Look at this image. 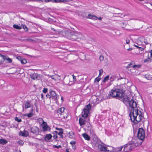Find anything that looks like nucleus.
Masks as SVG:
<instances>
[{"instance_id":"12","label":"nucleus","mask_w":152,"mask_h":152,"mask_svg":"<svg viewBox=\"0 0 152 152\" xmlns=\"http://www.w3.org/2000/svg\"><path fill=\"white\" fill-rule=\"evenodd\" d=\"M89 112L88 111V110H86V108H84L82 112V117H88V114Z\"/></svg>"},{"instance_id":"5","label":"nucleus","mask_w":152,"mask_h":152,"mask_svg":"<svg viewBox=\"0 0 152 152\" xmlns=\"http://www.w3.org/2000/svg\"><path fill=\"white\" fill-rule=\"evenodd\" d=\"M79 124L80 126L87 124L88 125H90L89 119L88 117H80L79 119Z\"/></svg>"},{"instance_id":"60","label":"nucleus","mask_w":152,"mask_h":152,"mask_svg":"<svg viewBox=\"0 0 152 152\" xmlns=\"http://www.w3.org/2000/svg\"><path fill=\"white\" fill-rule=\"evenodd\" d=\"M72 76H73V78L74 80H75V79H76V77L74 75H72Z\"/></svg>"},{"instance_id":"9","label":"nucleus","mask_w":152,"mask_h":152,"mask_svg":"<svg viewBox=\"0 0 152 152\" xmlns=\"http://www.w3.org/2000/svg\"><path fill=\"white\" fill-rule=\"evenodd\" d=\"M98 148L101 151H103L104 152H112L111 150L107 148L104 145L99 144L98 145Z\"/></svg>"},{"instance_id":"50","label":"nucleus","mask_w":152,"mask_h":152,"mask_svg":"<svg viewBox=\"0 0 152 152\" xmlns=\"http://www.w3.org/2000/svg\"><path fill=\"white\" fill-rule=\"evenodd\" d=\"M46 96L47 98H48L50 99L51 98L50 94V95L49 94H47L46 95Z\"/></svg>"},{"instance_id":"24","label":"nucleus","mask_w":152,"mask_h":152,"mask_svg":"<svg viewBox=\"0 0 152 152\" xmlns=\"http://www.w3.org/2000/svg\"><path fill=\"white\" fill-rule=\"evenodd\" d=\"M58 132L57 131H54L52 132V134H53V137L54 139H56L58 138V136L57 135Z\"/></svg>"},{"instance_id":"48","label":"nucleus","mask_w":152,"mask_h":152,"mask_svg":"<svg viewBox=\"0 0 152 152\" xmlns=\"http://www.w3.org/2000/svg\"><path fill=\"white\" fill-rule=\"evenodd\" d=\"M27 63V61L26 59L25 58H23V62H22V64H26Z\"/></svg>"},{"instance_id":"49","label":"nucleus","mask_w":152,"mask_h":152,"mask_svg":"<svg viewBox=\"0 0 152 152\" xmlns=\"http://www.w3.org/2000/svg\"><path fill=\"white\" fill-rule=\"evenodd\" d=\"M61 0H54V2L56 3L61 2Z\"/></svg>"},{"instance_id":"13","label":"nucleus","mask_w":152,"mask_h":152,"mask_svg":"<svg viewBox=\"0 0 152 152\" xmlns=\"http://www.w3.org/2000/svg\"><path fill=\"white\" fill-rule=\"evenodd\" d=\"M52 137V136L51 134H46L44 138L42 139V141L44 142L48 141V140L50 139Z\"/></svg>"},{"instance_id":"20","label":"nucleus","mask_w":152,"mask_h":152,"mask_svg":"<svg viewBox=\"0 0 152 152\" xmlns=\"http://www.w3.org/2000/svg\"><path fill=\"white\" fill-rule=\"evenodd\" d=\"M38 75L35 73H34L31 75V77L32 79L35 80L37 79L38 77Z\"/></svg>"},{"instance_id":"7","label":"nucleus","mask_w":152,"mask_h":152,"mask_svg":"<svg viewBox=\"0 0 152 152\" xmlns=\"http://www.w3.org/2000/svg\"><path fill=\"white\" fill-rule=\"evenodd\" d=\"M82 36V34L80 33L76 32L71 34L70 39L72 40L75 41L78 39H80Z\"/></svg>"},{"instance_id":"41","label":"nucleus","mask_w":152,"mask_h":152,"mask_svg":"<svg viewBox=\"0 0 152 152\" xmlns=\"http://www.w3.org/2000/svg\"><path fill=\"white\" fill-rule=\"evenodd\" d=\"M132 63H133V62H130L128 65V66H126V69H128L129 67H130V66L132 65Z\"/></svg>"},{"instance_id":"26","label":"nucleus","mask_w":152,"mask_h":152,"mask_svg":"<svg viewBox=\"0 0 152 152\" xmlns=\"http://www.w3.org/2000/svg\"><path fill=\"white\" fill-rule=\"evenodd\" d=\"M91 105L90 104H89L88 105H86L84 108H86V110H88V111L89 112L91 108Z\"/></svg>"},{"instance_id":"34","label":"nucleus","mask_w":152,"mask_h":152,"mask_svg":"<svg viewBox=\"0 0 152 152\" xmlns=\"http://www.w3.org/2000/svg\"><path fill=\"white\" fill-rule=\"evenodd\" d=\"M15 121H17L18 122H20L22 121L21 119H18L17 117H15Z\"/></svg>"},{"instance_id":"51","label":"nucleus","mask_w":152,"mask_h":152,"mask_svg":"<svg viewBox=\"0 0 152 152\" xmlns=\"http://www.w3.org/2000/svg\"><path fill=\"white\" fill-rule=\"evenodd\" d=\"M123 148V147L122 146L121 147L118 148H117L118 149V151H121V150H122V148Z\"/></svg>"},{"instance_id":"37","label":"nucleus","mask_w":152,"mask_h":152,"mask_svg":"<svg viewBox=\"0 0 152 152\" xmlns=\"http://www.w3.org/2000/svg\"><path fill=\"white\" fill-rule=\"evenodd\" d=\"M76 142L75 141H72L70 142V144L72 145V146L73 147L74 146H75V144Z\"/></svg>"},{"instance_id":"19","label":"nucleus","mask_w":152,"mask_h":152,"mask_svg":"<svg viewBox=\"0 0 152 152\" xmlns=\"http://www.w3.org/2000/svg\"><path fill=\"white\" fill-rule=\"evenodd\" d=\"M25 108L26 109L30 107L31 106L30 103L28 101H27L25 102Z\"/></svg>"},{"instance_id":"58","label":"nucleus","mask_w":152,"mask_h":152,"mask_svg":"<svg viewBox=\"0 0 152 152\" xmlns=\"http://www.w3.org/2000/svg\"><path fill=\"white\" fill-rule=\"evenodd\" d=\"M150 52L151 53V57L152 59V50L150 51Z\"/></svg>"},{"instance_id":"8","label":"nucleus","mask_w":152,"mask_h":152,"mask_svg":"<svg viewBox=\"0 0 152 152\" xmlns=\"http://www.w3.org/2000/svg\"><path fill=\"white\" fill-rule=\"evenodd\" d=\"M65 108L64 107H62L59 108L57 110L58 116L61 118H67V116L64 115V111Z\"/></svg>"},{"instance_id":"29","label":"nucleus","mask_w":152,"mask_h":152,"mask_svg":"<svg viewBox=\"0 0 152 152\" xmlns=\"http://www.w3.org/2000/svg\"><path fill=\"white\" fill-rule=\"evenodd\" d=\"M120 24L121 25L122 27L123 28H125L127 24L126 22H122L120 23Z\"/></svg>"},{"instance_id":"62","label":"nucleus","mask_w":152,"mask_h":152,"mask_svg":"<svg viewBox=\"0 0 152 152\" xmlns=\"http://www.w3.org/2000/svg\"><path fill=\"white\" fill-rule=\"evenodd\" d=\"M127 50L128 51H130L132 50V48H129Z\"/></svg>"},{"instance_id":"57","label":"nucleus","mask_w":152,"mask_h":152,"mask_svg":"<svg viewBox=\"0 0 152 152\" xmlns=\"http://www.w3.org/2000/svg\"><path fill=\"white\" fill-rule=\"evenodd\" d=\"M61 2L66 3L67 2V0H61Z\"/></svg>"},{"instance_id":"36","label":"nucleus","mask_w":152,"mask_h":152,"mask_svg":"<svg viewBox=\"0 0 152 152\" xmlns=\"http://www.w3.org/2000/svg\"><path fill=\"white\" fill-rule=\"evenodd\" d=\"M141 66L140 65H133L132 67L133 68H135L136 67H137L138 68H140L141 67Z\"/></svg>"},{"instance_id":"59","label":"nucleus","mask_w":152,"mask_h":152,"mask_svg":"<svg viewBox=\"0 0 152 152\" xmlns=\"http://www.w3.org/2000/svg\"><path fill=\"white\" fill-rule=\"evenodd\" d=\"M66 152H70L69 151V149L68 148H66V149L65 150Z\"/></svg>"},{"instance_id":"10","label":"nucleus","mask_w":152,"mask_h":152,"mask_svg":"<svg viewBox=\"0 0 152 152\" xmlns=\"http://www.w3.org/2000/svg\"><path fill=\"white\" fill-rule=\"evenodd\" d=\"M31 132L34 134L37 135L39 132V129L36 126H34L31 128Z\"/></svg>"},{"instance_id":"6","label":"nucleus","mask_w":152,"mask_h":152,"mask_svg":"<svg viewBox=\"0 0 152 152\" xmlns=\"http://www.w3.org/2000/svg\"><path fill=\"white\" fill-rule=\"evenodd\" d=\"M137 137L139 139L143 141L145 138V131L142 128H139L137 133Z\"/></svg>"},{"instance_id":"25","label":"nucleus","mask_w":152,"mask_h":152,"mask_svg":"<svg viewBox=\"0 0 152 152\" xmlns=\"http://www.w3.org/2000/svg\"><path fill=\"white\" fill-rule=\"evenodd\" d=\"M13 27L17 29H22V27L20 26H18V25L14 24L13 25Z\"/></svg>"},{"instance_id":"1","label":"nucleus","mask_w":152,"mask_h":152,"mask_svg":"<svg viewBox=\"0 0 152 152\" xmlns=\"http://www.w3.org/2000/svg\"><path fill=\"white\" fill-rule=\"evenodd\" d=\"M143 114L138 109H136L133 111L131 110L129 116L130 119L135 124H137L140 121L143 117Z\"/></svg>"},{"instance_id":"32","label":"nucleus","mask_w":152,"mask_h":152,"mask_svg":"<svg viewBox=\"0 0 152 152\" xmlns=\"http://www.w3.org/2000/svg\"><path fill=\"white\" fill-rule=\"evenodd\" d=\"M25 115V116H27L28 117L31 118L33 116V113H29L26 114Z\"/></svg>"},{"instance_id":"42","label":"nucleus","mask_w":152,"mask_h":152,"mask_svg":"<svg viewBox=\"0 0 152 152\" xmlns=\"http://www.w3.org/2000/svg\"><path fill=\"white\" fill-rule=\"evenodd\" d=\"M48 89L46 88H44L42 90V92L44 93H46L48 91Z\"/></svg>"},{"instance_id":"40","label":"nucleus","mask_w":152,"mask_h":152,"mask_svg":"<svg viewBox=\"0 0 152 152\" xmlns=\"http://www.w3.org/2000/svg\"><path fill=\"white\" fill-rule=\"evenodd\" d=\"M18 143L19 145H23L24 144V142L22 140L19 141Z\"/></svg>"},{"instance_id":"21","label":"nucleus","mask_w":152,"mask_h":152,"mask_svg":"<svg viewBox=\"0 0 152 152\" xmlns=\"http://www.w3.org/2000/svg\"><path fill=\"white\" fill-rule=\"evenodd\" d=\"M8 142V141L5 139H0V144L2 145H4Z\"/></svg>"},{"instance_id":"14","label":"nucleus","mask_w":152,"mask_h":152,"mask_svg":"<svg viewBox=\"0 0 152 152\" xmlns=\"http://www.w3.org/2000/svg\"><path fill=\"white\" fill-rule=\"evenodd\" d=\"M19 134L20 135H21L22 136L27 137L29 133L27 131L24 130V132L20 131L19 132Z\"/></svg>"},{"instance_id":"56","label":"nucleus","mask_w":152,"mask_h":152,"mask_svg":"<svg viewBox=\"0 0 152 152\" xmlns=\"http://www.w3.org/2000/svg\"><path fill=\"white\" fill-rule=\"evenodd\" d=\"M4 61V60H1L0 61V65H1L3 64V63Z\"/></svg>"},{"instance_id":"47","label":"nucleus","mask_w":152,"mask_h":152,"mask_svg":"<svg viewBox=\"0 0 152 152\" xmlns=\"http://www.w3.org/2000/svg\"><path fill=\"white\" fill-rule=\"evenodd\" d=\"M56 130H59V131H60V132L63 131V129H62V128H61L56 127Z\"/></svg>"},{"instance_id":"23","label":"nucleus","mask_w":152,"mask_h":152,"mask_svg":"<svg viewBox=\"0 0 152 152\" xmlns=\"http://www.w3.org/2000/svg\"><path fill=\"white\" fill-rule=\"evenodd\" d=\"M69 137L71 139H73L75 137V134L74 133L72 132H69Z\"/></svg>"},{"instance_id":"52","label":"nucleus","mask_w":152,"mask_h":152,"mask_svg":"<svg viewBox=\"0 0 152 152\" xmlns=\"http://www.w3.org/2000/svg\"><path fill=\"white\" fill-rule=\"evenodd\" d=\"M24 40L26 41H31V39H24Z\"/></svg>"},{"instance_id":"45","label":"nucleus","mask_w":152,"mask_h":152,"mask_svg":"<svg viewBox=\"0 0 152 152\" xmlns=\"http://www.w3.org/2000/svg\"><path fill=\"white\" fill-rule=\"evenodd\" d=\"M115 77L114 76H112L110 78V81H113L114 80Z\"/></svg>"},{"instance_id":"55","label":"nucleus","mask_w":152,"mask_h":152,"mask_svg":"<svg viewBox=\"0 0 152 152\" xmlns=\"http://www.w3.org/2000/svg\"><path fill=\"white\" fill-rule=\"evenodd\" d=\"M50 77H51L52 79H54V78L53 77V75H48Z\"/></svg>"},{"instance_id":"16","label":"nucleus","mask_w":152,"mask_h":152,"mask_svg":"<svg viewBox=\"0 0 152 152\" xmlns=\"http://www.w3.org/2000/svg\"><path fill=\"white\" fill-rule=\"evenodd\" d=\"M2 58L3 60H4V61L7 60V62L8 63H11L12 62V59L6 56L3 55Z\"/></svg>"},{"instance_id":"17","label":"nucleus","mask_w":152,"mask_h":152,"mask_svg":"<svg viewBox=\"0 0 152 152\" xmlns=\"http://www.w3.org/2000/svg\"><path fill=\"white\" fill-rule=\"evenodd\" d=\"M70 80L69 78H66L64 80V84L65 85H71V84H69Z\"/></svg>"},{"instance_id":"44","label":"nucleus","mask_w":152,"mask_h":152,"mask_svg":"<svg viewBox=\"0 0 152 152\" xmlns=\"http://www.w3.org/2000/svg\"><path fill=\"white\" fill-rule=\"evenodd\" d=\"M99 60L101 61H102L104 59V57L102 56H100L99 57Z\"/></svg>"},{"instance_id":"27","label":"nucleus","mask_w":152,"mask_h":152,"mask_svg":"<svg viewBox=\"0 0 152 152\" xmlns=\"http://www.w3.org/2000/svg\"><path fill=\"white\" fill-rule=\"evenodd\" d=\"M145 78L149 80H151L152 79V77L151 76L149 75H145Z\"/></svg>"},{"instance_id":"61","label":"nucleus","mask_w":152,"mask_h":152,"mask_svg":"<svg viewBox=\"0 0 152 152\" xmlns=\"http://www.w3.org/2000/svg\"><path fill=\"white\" fill-rule=\"evenodd\" d=\"M45 2L46 3L50 2V0H45Z\"/></svg>"},{"instance_id":"53","label":"nucleus","mask_w":152,"mask_h":152,"mask_svg":"<svg viewBox=\"0 0 152 152\" xmlns=\"http://www.w3.org/2000/svg\"><path fill=\"white\" fill-rule=\"evenodd\" d=\"M139 50H141V51H142L144 50V49L143 48H142L141 47H139V48H138Z\"/></svg>"},{"instance_id":"54","label":"nucleus","mask_w":152,"mask_h":152,"mask_svg":"<svg viewBox=\"0 0 152 152\" xmlns=\"http://www.w3.org/2000/svg\"><path fill=\"white\" fill-rule=\"evenodd\" d=\"M129 39H126V43L128 44H129Z\"/></svg>"},{"instance_id":"4","label":"nucleus","mask_w":152,"mask_h":152,"mask_svg":"<svg viewBox=\"0 0 152 152\" xmlns=\"http://www.w3.org/2000/svg\"><path fill=\"white\" fill-rule=\"evenodd\" d=\"M123 146V152L129 151L134 148L135 147L134 144L132 143V142H130Z\"/></svg>"},{"instance_id":"3","label":"nucleus","mask_w":152,"mask_h":152,"mask_svg":"<svg viewBox=\"0 0 152 152\" xmlns=\"http://www.w3.org/2000/svg\"><path fill=\"white\" fill-rule=\"evenodd\" d=\"M109 95L113 98L118 99L122 101L123 100V99L124 98L126 95L124 93L123 89L120 88L111 90Z\"/></svg>"},{"instance_id":"30","label":"nucleus","mask_w":152,"mask_h":152,"mask_svg":"<svg viewBox=\"0 0 152 152\" xmlns=\"http://www.w3.org/2000/svg\"><path fill=\"white\" fill-rule=\"evenodd\" d=\"M38 120L39 122V123L40 124L41 123H42V122H43V124H46V123L44 122L43 120V119L42 118H40L38 119Z\"/></svg>"},{"instance_id":"63","label":"nucleus","mask_w":152,"mask_h":152,"mask_svg":"<svg viewBox=\"0 0 152 152\" xmlns=\"http://www.w3.org/2000/svg\"><path fill=\"white\" fill-rule=\"evenodd\" d=\"M41 98L42 99H43V95L42 94H41Z\"/></svg>"},{"instance_id":"64","label":"nucleus","mask_w":152,"mask_h":152,"mask_svg":"<svg viewBox=\"0 0 152 152\" xmlns=\"http://www.w3.org/2000/svg\"><path fill=\"white\" fill-rule=\"evenodd\" d=\"M88 130H91V127L89 126H88Z\"/></svg>"},{"instance_id":"11","label":"nucleus","mask_w":152,"mask_h":152,"mask_svg":"<svg viewBox=\"0 0 152 152\" xmlns=\"http://www.w3.org/2000/svg\"><path fill=\"white\" fill-rule=\"evenodd\" d=\"M49 93L50 94L51 98H52L53 100L56 101L57 100V94L55 91L50 90Z\"/></svg>"},{"instance_id":"18","label":"nucleus","mask_w":152,"mask_h":152,"mask_svg":"<svg viewBox=\"0 0 152 152\" xmlns=\"http://www.w3.org/2000/svg\"><path fill=\"white\" fill-rule=\"evenodd\" d=\"M82 136L84 139L86 140H89L90 139V137L86 133L83 134Z\"/></svg>"},{"instance_id":"39","label":"nucleus","mask_w":152,"mask_h":152,"mask_svg":"<svg viewBox=\"0 0 152 152\" xmlns=\"http://www.w3.org/2000/svg\"><path fill=\"white\" fill-rule=\"evenodd\" d=\"M101 79V78H99L98 77L96 78L95 79L94 81L97 82H98Z\"/></svg>"},{"instance_id":"2","label":"nucleus","mask_w":152,"mask_h":152,"mask_svg":"<svg viewBox=\"0 0 152 152\" xmlns=\"http://www.w3.org/2000/svg\"><path fill=\"white\" fill-rule=\"evenodd\" d=\"M123 99L122 102L127 106L128 104L129 106L132 108L131 112V110L133 111L135 110L138 109L137 108V104L134 100L132 96L126 95Z\"/></svg>"},{"instance_id":"43","label":"nucleus","mask_w":152,"mask_h":152,"mask_svg":"<svg viewBox=\"0 0 152 152\" xmlns=\"http://www.w3.org/2000/svg\"><path fill=\"white\" fill-rule=\"evenodd\" d=\"M53 148H61V145H59L58 146H57L56 145H53Z\"/></svg>"},{"instance_id":"31","label":"nucleus","mask_w":152,"mask_h":152,"mask_svg":"<svg viewBox=\"0 0 152 152\" xmlns=\"http://www.w3.org/2000/svg\"><path fill=\"white\" fill-rule=\"evenodd\" d=\"M21 26H22V27L24 29V30L26 31H28V28H27V26L25 25H23V24L21 25Z\"/></svg>"},{"instance_id":"35","label":"nucleus","mask_w":152,"mask_h":152,"mask_svg":"<svg viewBox=\"0 0 152 152\" xmlns=\"http://www.w3.org/2000/svg\"><path fill=\"white\" fill-rule=\"evenodd\" d=\"M109 76L107 75V76H106V77H105L104 78V79L103 80V82H105L106 80H108L109 79Z\"/></svg>"},{"instance_id":"28","label":"nucleus","mask_w":152,"mask_h":152,"mask_svg":"<svg viewBox=\"0 0 152 152\" xmlns=\"http://www.w3.org/2000/svg\"><path fill=\"white\" fill-rule=\"evenodd\" d=\"M152 60V58H150L149 57H148V58L147 59H145L144 60V62L145 63H146L147 62H150Z\"/></svg>"},{"instance_id":"33","label":"nucleus","mask_w":152,"mask_h":152,"mask_svg":"<svg viewBox=\"0 0 152 152\" xmlns=\"http://www.w3.org/2000/svg\"><path fill=\"white\" fill-rule=\"evenodd\" d=\"M63 131L59 132H58L57 134L59 135L61 138H63Z\"/></svg>"},{"instance_id":"15","label":"nucleus","mask_w":152,"mask_h":152,"mask_svg":"<svg viewBox=\"0 0 152 152\" xmlns=\"http://www.w3.org/2000/svg\"><path fill=\"white\" fill-rule=\"evenodd\" d=\"M42 129L43 131H50V128L47 125V124H44L42 126Z\"/></svg>"},{"instance_id":"38","label":"nucleus","mask_w":152,"mask_h":152,"mask_svg":"<svg viewBox=\"0 0 152 152\" xmlns=\"http://www.w3.org/2000/svg\"><path fill=\"white\" fill-rule=\"evenodd\" d=\"M99 76H100L101 75H102V74L103 72V70L102 69H101L99 70Z\"/></svg>"},{"instance_id":"22","label":"nucleus","mask_w":152,"mask_h":152,"mask_svg":"<svg viewBox=\"0 0 152 152\" xmlns=\"http://www.w3.org/2000/svg\"><path fill=\"white\" fill-rule=\"evenodd\" d=\"M88 16L89 17V18L90 19L96 20L97 18V17L94 15H91L89 14L88 15Z\"/></svg>"},{"instance_id":"46","label":"nucleus","mask_w":152,"mask_h":152,"mask_svg":"<svg viewBox=\"0 0 152 152\" xmlns=\"http://www.w3.org/2000/svg\"><path fill=\"white\" fill-rule=\"evenodd\" d=\"M16 58L20 61L23 58L20 56H18Z\"/></svg>"}]
</instances>
